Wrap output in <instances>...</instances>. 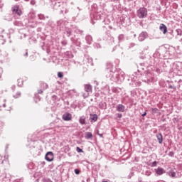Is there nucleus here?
Instances as JSON below:
<instances>
[{
    "instance_id": "9d476101",
    "label": "nucleus",
    "mask_w": 182,
    "mask_h": 182,
    "mask_svg": "<svg viewBox=\"0 0 182 182\" xmlns=\"http://www.w3.org/2000/svg\"><path fill=\"white\" fill-rule=\"evenodd\" d=\"M156 137L158 139L159 143L161 144V143H163V135L159 133L156 134Z\"/></svg>"
},
{
    "instance_id": "f8f14e48",
    "label": "nucleus",
    "mask_w": 182,
    "mask_h": 182,
    "mask_svg": "<svg viewBox=\"0 0 182 182\" xmlns=\"http://www.w3.org/2000/svg\"><path fill=\"white\" fill-rule=\"evenodd\" d=\"M80 124H86V117H81L79 119Z\"/></svg>"
},
{
    "instance_id": "7ed1b4c3",
    "label": "nucleus",
    "mask_w": 182,
    "mask_h": 182,
    "mask_svg": "<svg viewBox=\"0 0 182 182\" xmlns=\"http://www.w3.org/2000/svg\"><path fill=\"white\" fill-rule=\"evenodd\" d=\"M13 12H14V14H17L18 16H21L22 15V11L19 9V6L18 5H16L13 7Z\"/></svg>"
},
{
    "instance_id": "2eb2a0df",
    "label": "nucleus",
    "mask_w": 182,
    "mask_h": 182,
    "mask_svg": "<svg viewBox=\"0 0 182 182\" xmlns=\"http://www.w3.org/2000/svg\"><path fill=\"white\" fill-rule=\"evenodd\" d=\"M18 86H20V87L23 86V80L22 79L19 78V79L18 80Z\"/></svg>"
},
{
    "instance_id": "4be33fe9",
    "label": "nucleus",
    "mask_w": 182,
    "mask_h": 182,
    "mask_svg": "<svg viewBox=\"0 0 182 182\" xmlns=\"http://www.w3.org/2000/svg\"><path fill=\"white\" fill-rule=\"evenodd\" d=\"M75 174H80V171H79V169H75Z\"/></svg>"
},
{
    "instance_id": "dca6fc26",
    "label": "nucleus",
    "mask_w": 182,
    "mask_h": 182,
    "mask_svg": "<svg viewBox=\"0 0 182 182\" xmlns=\"http://www.w3.org/2000/svg\"><path fill=\"white\" fill-rule=\"evenodd\" d=\"M41 87H42L43 90H46V89H48V84L42 83L41 84Z\"/></svg>"
},
{
    "instance_id": "a878e982",
    "label": "nucleus",
    "mask_w": 182,
    "mask_h": 182,
    "mask_svg": "<svg viewBox=\"0 0 182 182\" xmlns=\"http://www.w3.org/2000/svg\"><path fill=\"white\" fill-rule=\"evenodd\" d=\"M146 114H147V113H146V112H144V113L142 114L143 117H144V116H146Z\"/></svg>"
},
{
    "instance_id": "f3484780",
    "label": "nucleus",
    "mask_w": 182,
    "mask_h": 182,
    "mask_svg": "<svg viewBox=\"0 0 182 182\" xmlns=\"http://www.w3.org/2000/svg\"><path fill=\"white\" fill-rule=\"evenodd\" d=\"M169 176L171 177H176V172L173 171H171L169 173H168Z\"/></svg>"
},
{
    "instance_id": "bb28decb",
    "label": "nucleus",
    "mask_w": 182,
    "mask_h": 182,
    "mask_svg": "<svg viewBox=\"0 0 182 182\" xmlns=\"http://www.w3.org/2000/svg\"><path fill=\"white\" fill-rule=\"evenodd\" d=\"M0 77H1V75H0Z\"/></svg>"
},
{
    "instance_id": "6ab92c4d",
    "label": "nucleus",
    "mask_w": 182,
    "mask_h": 182,
    "mask_svg": "<svg viewBox=\"0 0 182 182\" xmlns=\"http://www.w3.org/2000/svg\"><path fill=\"white\" fill-rule=\"evenodd\" d=\"M151 111L152 112V113H157V112H159V109H157V108H151Z\"/></svg>"
},
{
    "instance_id": "5701e85b",
    "label": "nucleus",
    "mask_w": 182,
    "mask_h": 182,
    "mask_svg": "<svg viewBox=\"0 0 182 182\" xmlns=\"http://www.w3.org/2000/svg\"><path fill=\"white\" fill-rule=\"evenodd\" d=\"M38 93L42 94V93H43V91H42V90H38Z\"/></svg>"
},
{
    "instance_id": "20e7f679",
    "label": "nucleus",
    "mask_w": 182,
    "mask_h": 182,
    "mask_svg": "<svg viewBox=\"0 0 182 182\" xmlns=\"http://www.w3.org/2000/svg\"><path fill=\"white\" fill-rule=\"evenodd\" d=\"M63 119L65 122H70L72 120V114L70 113H65L63 115Z\"/></svg>"
},
{
    "instance_id": "6e6552de",
    "label": "nucleus",
    "mask_w": 182,
    "mask_h": 182,
    "mask_svg": "<svg viewBox=\"0 0 182 182\" xmlns=\"http://www.w3.org/2000/svg\"><path fill=\"white\" fill-rule=\"evenodd\" d=\"M155 171L158 176H161L164 174V169L163 168L159 167L157 169H155Z\"/></svg>"
},
{
    "instance_id": "aec40b11",
    "label": "nucleus",
    "mask_w": 182,
    "mask_h": 182,
    "mask_svg": "<svg viewBox=\"0 0 182 182\" xmlns=\"http://www.w3.org/2000/svg\"><path fill=\"white\" fill-rule=\"evenodd\" d=\"M77 153H83V149H80L79 146L76 148Z\"/></svg>"
},
{
    "instance_id": "9b49d317",
    "label": "nucleus",
    "mask_w": 182,
    "mask_h": 182,
    "mask_svg": "<svg viewBox=\"0 0 182 182\" xmlns=\"http://www.w3.org/2000/svg\"><path fill=\"white\" fill-rule=\"evenodd\" d=\"M90 120L91 122H96L97 120V114H90Z\"/></svg>"
},
{
    "instance_id": "412c9836",
    "label": "nucleus",
    "mask_w": 182,
    "mask_h": 182,
    "mask_svg": "<svg viewBox=\"0 0 182 182\" xmlns=\"http://www.w3.org/2000/svg\"><path fill=\"white\" fill-rule=\"evenodd\" d=\"M58 77L60 78L63 77V73L62 72H58Z\"/></svg>"
},
{
    "instance_id": "1a4fd4ad",
    "label": "nucleus",
    "mask_w": 182,
    "mask_h": 182,
    "mask_svg": "<svg viewBox=\"0 0 182 182\" xmlns=\"http://www.w3.org/2000/svg\"><path fill=\"white\" fill-rule=\"evenodd\" d=\"M84 87H85V92H87L88 93L89 92H92V85L89 84H86L84 85Z\"/></svg>"
},
{
    "instance_id": "39448f33",
    "label": "nucleus",
    "mask_w": 182,
    "mask_h": 182,
    "mask_svg": "<svg viewBox=\"0 0 182 182\" xmlns=\"http://www.w3.org/2000/svg\"><path fill=\"white\" fill-rule=\"evenodd\" d=\"M147 36L148 35L146 32H142L139 36V41H140V42H143V41H144Z\"/></svg>"
},
{
    "instance_id": "f257e3e1",
    "label": "nucleus",
    "mask_w": 182,
    "mask_h": 182,
    "mask_svg": "<svg viewBox=\"0 0 182 182\" xmlns=\"http://www.w3.org/2000/svg\"><path fill=\"white\" fill-rule=\"evenodd\" d=\"M137 16L138 18H146V16H147V9L146 8H140L138 11H137Z\"/></svg>"
},
{
    "instance_id": "a211bd4d",
    "label": "nucleus",
    "mask_w": 182,
    "mask_h": 182,
    "mask_svg": "<svg viewBox=\"0 0 182 182\" xmlns=\"http://www.w3.org/2000/svg\"><path fill=\"white\" fill-rule=\"evenodd\" d=\"M83 97H85V99H86V97H89V92H85L82 94Z\"/></svg>"
},
{
    "instance_id": "4468645a",
    "label": "nucleus",
    "mask_w": 182,
    "mask_h": 182,
    "mask_svg": "<svg viewBox=\"0 0 182 182\" xmlns=\"http://www.w3.org/2000/svg\"><path fill=\"white\" fill-rule=\"evenodd\" d=\"M93 137V135L91 134V132H86L85 133V138L86 139H92Z\"/></svg>"
},
{
    "instance_id": "b1692460",
    "label": "nucleus",
    "mask_w": 182,
    "mask_h": 182,
    "mask_svg": "<svg viewBox=\"0 0 182 182\" xmlns=\"http://www.w3.org/2000/svg\"><path fill=\"white\" fill-rule=\"evenodd\" d=\"M117 116H118L119 119H122V114H118Z\"/></svg>"
},
{
    "instance_id": "423d86ee",
    "label": "nucleus",
    "mask_w": 182,
    "mask_h": 182,
    "mask_svg": "<svg viewBox=\"0 0 182 182\" xmlns=\"http://www.w3.org/2000/svg\"><path fill=\"white\" fill-rule=\"evenodd\" d=\"M160 31L163 32V33L166 34L167 33V26L166 25L161 23L159 27Z\"/></svg>"
},
{
    "instance_id": "f03ea898",
    "label": "nucleus",
    "mask_w": 182,
    "mask_h": 182,
    "mask_svg": "<svg viewBox=\"0 0 182 182\" xmlns=\"http://www.w3.org/2000/svg\"><path fill=\"white\" fill-rule=\"evenodd\" d=\"M45 159L47 161H53V159H54V155H53V152H48L46 154Z\"/></svg>"
},
{
    "instance_id": "393cba45",
    "label": "nucleus",
    "mask_w": 182,
    "mask_h": 182,
    "mask_svg": "<svg viewBox=\"0 0 182 182\" xmlns=\"http://www.w3.org/2000/svg\"><path fill=\"white\" fill-rule=\"evenodd\" d=\"M152 164H153V166H156V164H157V162H156V161H154Z\"/></svg>"
},
{
    "instance_id": "0eeeda50",
    "label": "nucleus",
    "mask_w": 182,
    "mask_h": 182,
    "mask_svg": "<svg viewBox=\"0 0 182 182\" xmlns=\"http://www.w3.org/2000/svg\"><path fill=\"white\" fill-rule=\"evenodd\" d=\"M125 109H126V107H124V105H118L117 106V112H124Z\"/></svg>"
},
{
    "instance_id": "ddd939ff",
    "label": "nucleus",
    "mask_w": 182,
    "mask_h": 182,
    "mask_svg": "<svg viewBox=\"0 0 182 182\" xmlns=\"http://www.w3.org/2000/svg\"><path fill=\"white\" fill-rule=\"evenodd\" d=\"M13 96L15 99H18V97H21V92L19 91L14 92L13 94Z\"/></svg>"
}]
</instances>
